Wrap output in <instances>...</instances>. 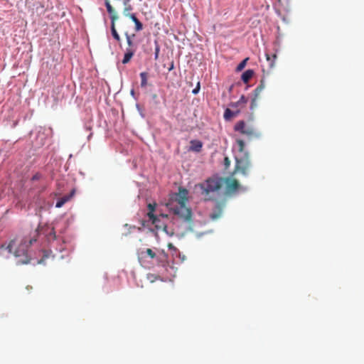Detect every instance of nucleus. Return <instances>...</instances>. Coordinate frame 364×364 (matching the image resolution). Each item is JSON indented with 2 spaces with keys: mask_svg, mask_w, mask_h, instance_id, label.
Masks as SVG:
<instances>
[{
  "mask_svg": "<svg viewBox=\"0 0 364 364\" xmlns=\"http://www.w3.org/2000/svg\"><path fill=\"white\" fill-rule=\"evenodd\" d=\"M199 90H200V82H198L196 87L193 90L192 92H193V94L196 95L198 93Z\"/></svg>",
  "mask_w": 364,
  "mask_h": 364,
  "instance_id": "29",
  "label": "nucleus"
},
{
  "mask_svg": "<svg viewBox=\"0 0 364 364\" xmlns=\"http://www.w3.org/2000/svg\"><path fill=\"white\" fill-rule=\"evenodd\" d=\"M135 52H134V50L131 49H126V53H124V58L122 60L123 64L128 63L132 58L134 56Z\"/></svg>",
  "mask_w": 364,
  "mask_h": 364,
  "instance_id": "15",
  "label": "nucleus"
},
{
  "mask_svg": "<svg viewBox=\"0 0 364 364\" xmlns=\"http://www.w3.org/2000/svg\"><path fill=\"white\" fill-rule=\"evenodd\" d=\"M146 253L149 257H150L151 259L156 258V255L151 249L148 248L146 250Z\"/></svg>",
  "mask_w": 364,
  "mask_h": 364,
  "instance_id": "27",
  "label": "nucleus"
},
{
  "mask_svg": "<svg viewBox=\"0 0 364 364\" xmlns=\"http://www.w3.org/2000/svg\"><path fill=\"white\" fill-rule=\"evenodd\" d=\"M126 40L128 45V47L126 49H132L134 52H136L137 49V46L135 43H134L133 39L135 37V34L129 35L127 32L125 33Z\"/></svg>",
  "mask_w": 364,
  "mask_h": 364,
  "instance_id": "11",
  "label": "nucleus"
},
{
  "mask_svg": "<svg viewBox=\"0 0 364 364\" xmlns=\"http://www.w3.org/2000/svg\"><path fill=\"white\" fill-rule=\"evenodd\" d=\"M140 77H141V86L142 87H146L147 85L148 73L146 72L141 73Z\"/></svg>",
  "mask_w": 364,
  "mask_h": 364,
  "instance_id": "23",
  "label": "nucleus"
},
{
  "mask_svg": "<svg viewBox=\"0 0 364 364\" xmlns=\"http://www.w3.org/2000/svg\"><path fill=\"white\" fill-rule=\"evenodd\" d=\"M236 143L238 146L239 151L242 152L245 149V146L244 141L242 139H237Z\"/></svg>",
  "mask_w": 364,
  "mask_h": 364,
  "instance_id": "24",
  "label": "nucleus"
},
{
  "mask_svg": "<svg viewBox=\"0 0 364 364\" xmlns=\"http://www.w3.org/2000/svg\"><path fill=\"white\" fill-rule=\"evenodd\" d=\"M222 215V209L220 206H217L216 210L210 215V218L212 220L218 219Z\"/></svg>",
  "mask_w": 364,
  "mask_h": 364,
  "instance_id": "19",
  "label": "nucleus"
},
{
  "mask_svg": "<svg viewBox=\"0 0 364 364\" xmlns=\"http://www.w3.org/2000/svg\"><path fill=\"white\" fill-rule=\"evenodd\" d=\"M238 112H232L229 108H227L224 112V118L225 120H230L231 118L235 117Z\"/></svg>",
  "mask_w": 364,
  "mask_h": 364,
  "instance_id": "20",
  "label": "nucleus"
},
{
  "mask_svg": "<svg viewBox=\"0 0 364 364\" xmlns=\"http://www.w3.org/2000/svg\"><path fill=\"white\" fill-rule=\"evenodd\" d=\"M203 146V143L199 140H191L190 150L196 152H200Z\"/></svg>",
  "mask_w": 364,
  "mask_h": 364,
  "instance_id": "14",
  "label": "nucleus"
},
{
  "mask_svg": "<svg viewBox=\"0 0 364 364\" xmlns=\"http://www.w3.org/2000/svg\"><path fill=\"white\" fill-rule=\"evenodd\" d=\"M111 31L113 38L118 42L121 41V38L118 34L116 28H115V21L111 22Z\"/></svg>",
  "mask_w": 364,
  "mask_h": 364,
  "instance_id": "18",
  "label": "nucleus"
},
{
  "mask_svg": "<svg viewBox=\"0 0 364 364\" xmlns=\"http://www.w3.org/2000/svg\"><path fill=\"white\" fill-rule=\"evenodd\" d=\"M168 247L169 250H176V247L173 246V244H171V243H169V244L168 245Z\"/></svg>",
  "mask_w": 364,
  "mask_h": 364,
  "instance_id": "34",
  "label": "nucleus"
},
{
  "mask_svg": "<svg viewBox=\"0 0 364 364\" xmlns=\"http://www.w3.org/2000/svg\"><path fill=\"white\" fill-rule=\"evenodd\" d=\"M160 48L159 46L156 42V48H155V52H154V58L155 60L158 59L159 55Z\"/></svg>",
  "mask_w": 364,
  "mask_h": 364,
  "instance_id": "28",
  "label": "nucleus"
},
{
  "mask_svg": "<svg viewBox=\"0 0 364 364\" xmlns=\"http://www.w3.org/2000/svg\"><path fill=\"white\" fill-rule=\"evenodd\" d=\"M230 164V161L229 160V159L228 157H225V164L226 166H228Z\"/></svg>",
  "mask_w": 364,
  "mask_h": 364,
  "instance_id": "32",
  "label": "nucleus"
},
{
  "mask_svg": "<svg viewBox=\"0 0 364 364\" xmlns=\"http://www.w3.org/2000/svg\"><path fill=\"white\" fill-rule=\"evenodd\" d=\"M41 176V174H39V173H36V174L32 177L31 180H32V181H37V180L40 179Z\"/></svg>",
  "mask_w": 364,
  "mask_h": 364,
  "instance_id": "31",
  "label": "nucleus"
},
{
  "mask_svg": "<svg viewBox=\"0 0 364 364\" xmlns=\"http://www.w3.org/2000/svg\"><path fill=\"white\" fill-rule=\"evenodd\" d=\"M105 6L107 12L110 14L111 22L116 21L118 18V16L116 11H114V8L110 4L109 0H105Z\"/></svg>",
  "mask_w": 364,
  "mask_h": 364,
  "instance_id": "10",
  "label": "nucleus"
},
{
  "mask_svg": "<svg viewBox=\"0 0 364 364\" xmlns=\"http://www.w3.org/2000/svg\"><path fill=\"white\" fill-rule=\"evenodd\" d=\"M250 165V161L247 156L240 159H237L235 171H240L246 176L248 174Z\"/></svg>",
  "mask_w": 364,
  "mask_h": 364,
  "instance_id": "5",
  "label": "nucleus"
},
{
  "mask_svg": "<svg viewBox=\"0 0 364 364\" xmlns=\"http://www.w3.org/2000/svg\"><path fill=\"white\" fill-rule=\"evenodd\" d=\"M171 210L178 219L188 223L192 222L193 212L188 206H173Z\"/></svg>",
  "mask_w": 364,
  "mask_h": 364,
  "instance_id": "4",
  "label": "nucleus"
},
{
  "mask_svg": "<svg viewBox=\"0 0 364 364\" xmlns=\"http://www.w3.org/2000/svg\"><path fill=\"white\" fill-rule=\"evenodd\" d=\"M149 211L147 213V216L151 223L155 226L156 229H161L165 228L166 225L161 222V218L154 215V211L156 206H148Z\"/></svg>",
  "mask_w": 364,
  "mask_h": 364,
  "instance_id": "6",
  "label": "nucleus"
},
{
  "mask_svg": "<svg viewBox=\"0 0 364 364\" xmlns=\"http://www.w3.org/2000/svg\"><path fill=\"white\" fill-rule=\"evenodd\" d=\"M247 99L245 97L244 95H242L240 99L239 100V101L237 102V104H240V103H246L247 102Z\"/></svg>",
  "mask_w": 364,
  "mask_h": 364,
  "instance_id": "30",
  "label": "nucleus"
},
{
  "mask_svg": "<svg viewBox=\"0 0 364 364\" xmlns=\"http://www.w3.org/2000/svg\"><path fill=\"white\" fill-rule=\"evenodd\" d=\"M262 91V90H261L260 87H257L255 90V91H254L255 97L252 99V102H251V109H253L254 107H255L257 105H256V100H257V97H259V94L261 93Z\"/></svg>",
  "mask_w": 364,
  "mask_h": 364,
  "instance_id": "21",
  "label": "nucleus"
},
{
  "mask_svg": "<svg viewBox=\"0 0 364 364\" xmlns=\"http://www.w3.org/2000/svg\"><path fill=\"white\" fill-rule=\"evenodd\" d=\"M254 72L252 70H247L242 75V80L245 83H247L252 77Z\"/></svg>",
  "mask_w": 364,
  "mask_h": 364,
  "instance_id": "16",
  "label": "nucleus"
},
{
  "mask_svg": "<svg viewBox=\"0 0 364 364\" xmlns=\"http://www.w3.org/2000/svg\"><path fill=\"white\" fill-rule=\"evenodd\" d=\"M223 183L220 180L208 178L205 183L196 185V188L200 190L205 200H209L215 198V195L221 189Z\"/></svg>",
  "mask_w": 364,
  "mask_h": 364,
  "instance_id": "2",
  "label": "nucleus"
},
{
  "mask_svg": "<svg viewBox=\"0 0 364 364\" xmlns=\"http://www.w3.org/2000/svg\"><path fill=\"white\" fill-rule=\"evenodd\" d=\"M247 60H248V58H247L244 59L242 62H240L239 63V65H237V71L242 70L245 68V66L246 65V63H247Z\"/></svg>",
  "mask_w": 364,
  "mask_h": 364,
  "instance_id": "26",
  "label": "nucleus"
},
{
  "mask_svg": "<svg viewBox=\"0 0 364 364\" xmlns=\"http://www.w3.org/2000/svg\"><path fill=\"white\" fill-rule=\"evenodd\" d=\"M131 93H132V95H134V90H133L131 91Z\"/></svg>",
  "mask_w": 364,
  "mask_h": 364,
  "instance_id": "38",
  "label": "nucleus"
},
{
  "mask_svg": "<svg viewBox=\"0 0 364 364\" xmlns=\"http://www.w3.org/2000/svg\"><path fill=\"white\" fill-rule=\"evenodd\" d=\"M227 191L234 192L239 188V183L236 179H228L226 181Z\"/></svg>",
  "mask_w": 364,
  "mask_h": 364,
  "instance_id": "12",
  "label": "nucleus"
},
{
  "mask_svg": "<svg viewBox=\"0 0 364 364\" xmlns=\"http://www.w3.org/2000/svg\"><path fill=\"white\" fill-rule=\"evenodd\" d=\"M75 193V189L73 188L70 193L67 195H65L62 196L58 202L56 203V205H64L65 203H68L70 201V198H72Z\"/></svg>",
  "mask_w": 364,
  "mask_h": 364,
  "instance_id": "13",
  "label": "nucleus"
},
{
  "mask_svg": "<svg viewBox=\"0 0 364 364\" xmlns=\"http://www.w3.org/2000/svg\"><path fill=\"white\" fill-rule=\"evenodd\" d=\"M173 62H172V63H171V65H170V66H169V68H168V70H169V71H171V70H173Z\"/></svg>",
  "mask_w": 364,
  "mask_h": 364,
  "instance_id": "35",
  "label": "nucleus"
},
{
  "mask_svg": "<svg viewBox=\"0 0 364 364\" xmlns=\"http://www.w3.org/2000/svg\"><path fill=\"white\" fill-rule=\"evenodd\" d=\"M234 130L246 136L249 139L259 137V136L252 126L247 125L243 120L239 121L235 124Z\"/></svg>",
  "mask_w": 364,
  "mask_h": 364,
  "instance_id": "3",
  "label": "nucleus"
},
{
  "mask_svg": "<svg viewBox=\"0 0 364 364\" xmlns=\"http://www.w3.org/2000/svg\"><path fill=\"white\" fill-rule=\"evenodd\" d=\"M156 260L158 262V264L162 267H166L168 264V254L166 253L164 250L160 251L156 255Z\"/></svg>",
  "mask_w": 364,
  "mask_h": 364,
  "instance_id": "8",
  "label": "nucleus"
},
{
  "mask_svg": "<svg viewBox=\"0 0 364 364\" xmlns=\"http://www.w3.org/2000/svg\"><path fill=\"white\" fill-rule=\"evenodd\" d=\"M257 87H260L261 90H264V82L262 80L260 82V84L257 86Z\"/></svg>",
  "mask_w": 364,
  "mask_h": 364,
  "instance_id": "33",
  "label": "nucleus"
},
{
  "mask_svg": "<svg viewBox=\"0 0 364 364\" xmlns=\"http://www.w3.org/2000/svg\"><path fill=\"white\" fill-rule=\"evenodd\" d=\"M39 233L45 235L48 240L56 239L53 227L46 225L38 227L31 235L26 237H16L8 243L0 245L1 253L6 252L16 259L18 264H26L30 262L31 257L28 255V247L34 242H36Z\"/></svg>",
  "mask_w": 364,
  "mask_h": 364,
  "instance_id": "1",
  "label": "nucleus"
},
{
  "mask_svg": "<svg viewBox=\"0 0 364 364\" xmlns=\"http://www.w3.org/2000/svg\"><path fill=\"white\" fill-rule=\"evenodd\" d=\"M265 55H266L267 60L269 62V67L273 68L274 66L275 60L277 58V54L274 53V54H272V55H270L269 54L266 53Z\"/></svg>",
  "mask_w": 364,
  "mask_h": 364,
  "instance_id": "22",
  "label": "nucleus"
},
{
  "mask_svg": "<svg viewBox=\"0 0 364 364\" xmlns=\"http://www.w3.org/2000/svg\"><path fill=\"white\" fill-rule=\"evenodd\" d=\"M132 10V7L131 5L126 6L123 11V14L125 16H127L129 18V16H131L132 14L130 13V11Z\"/></svg>",
  "mask_w": 364,
  "mask_h": 364,
  "instance_id": "25",
  "label": "nucleus"
},
{
  "mask_svg": "<svg viewBox=\"0 0 364 364\" xmlns=\"http://www.w3.org/2000/svg\"><path fill=\"white\" fill-rule=\"evenodd\" d=\"M129 18L134 21V23H135V30L136 31H139L141 30H142L143 28V25L142 23L139 21V20L136 18V15L134 14H132L131 16H129Z\"/></svg>",
  "mask_w": 364,
  "mask_h": 364,
  "instance_id": "17",
  "label": "nucleus"
},
{
  "mask_svg": "<svg viewBox=\"0 0 364 364\" xmlns=\"http://www.w3.org/2000/svg\"><path fill=\"white\" fill-rule=\"evenodd\" d=\"M147 205H152V203H149ZM153 205H157V204L156 203H154Z\"/></svg>",
  "mask_w": 364,
  "mask_h": 364,
  "instance_id": "37",
  "label": "nucleus"
},
{
  "mask_svg": "<svg viewBox=\"0 0 364 364\" xmlns=\"http://www.w3.org/2000/svg\"><path fill=\"white\" fill-rule=\"evenodd\" d=\"M188 199V191L183 187L178 188V192L176 193L175 200L178 205H186Z\"/></svg>",
  "mask_w": 364,
  "mask_h": 364,
  "instance_id": "7",
  "label": "nucleus"
},
{
  "mask_svg": "<svg viewBox=\"0 0 364 364\" xmlns=\"http://www.w3.org/2000/svg\"><path fill=\"white\" fill-rule=\"evenodd\" d=\"M105 6L107 12L110 14L111 22L116 21L118 18V16L116 11H114V8L110 4L109 0H105Z\"/></svg>",
  "mask_w": 364,
  "mask_h": 364,
  "instance_id": "9",
  "label": "nucleus"
},
{
  "mask_svg": "<svg viewBox=\"0 0 364 364\" xmlns=\"http://www.w3.org/2000/svg\"><path fill=\"white\" fill-rule=\"evenodd\" d=\"M160 217H162V218H166V217H167V215H163V214H162V215H160Z\"/></svg>",
  "mask_w": 364,
  "mask_h": 364,
  "instance_id": "36",
  "label": "nucleus"
}]
</instances>
